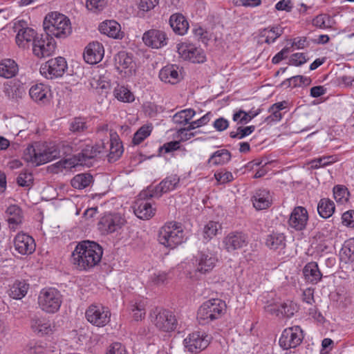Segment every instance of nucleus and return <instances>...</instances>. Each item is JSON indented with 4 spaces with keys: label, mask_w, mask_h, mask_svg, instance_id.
Listing matches in <instances>:
<instances>
[{
    "label": "nucleus",
    "mask_w": 354,
    "mask_h": 354,
    "mask_svg": "<svg viewBox=\"0 0 354 354\" xmlns=\"http://www.w3.org/2000/svg\"><path fill=\"white\" fill-rule=\"evenodd\" d=\"M286 236L283 233L272 232L268 234L266 239V245L270 250H281L286 248Z\"/></svg>",
    "instance_id": "obj_31"
},
{
    "label": "nucleus",
    "mask_w": 354,
    "mask_h": 354,
    "mask_svg": "<svg viewBox=\"0 0 354 354\" xmlns=\"http://www.w3.org/2000/svg\"><path fill=\"white\" fill-rule=\"evenodd\" d=\"M107 3L108 0H87L86 6L93 12H99L104 9Z\"/></svg>",
    "instance_id": "obj_54"
},
{
    "label": "nucleus",
    "mask_w": 354,
    "mask_h": 354,
    "mask_svg": "<svg viewBox=\"0 0 354 354\" xmlns=\"http://www.w3.org/2000/svg\"><path fill=\"white\" fill-rule=\"evenodd\" d=\"M233 120L238 124H245L251 121V117H248V113L243 110H239L233 114Z\"/></svg>",
    "instance_id": "obj_57"
},
{
    "label": "nucleus",
    "mask_w": 354,
    "mask_h": 354,
    "mask_svg": "<svg viewBox=\"0 0 354 354\" xmlns=\"http://www.w3.org/2000/svg\"><path fill=\"white\" fill-rule=\"evenodd\" d=\"M115 66L121 72L125 69H129V71L134 67L133 56L131 53L125 51H120L115 56Z\"/></svg>",
    "instance_id": "obj_32"
},
{
    "label": "nucleus",
    "mask_w": 354,
    "mask_h": 354,
    "mask_svg": "<svg viewBox=\"0 0 354 354\" xmlns=\"http://www.w3.org/2000/svg\"><path fill=\"white\" fill-rule=\"evenodd\" d=\"M30 324L33 332L39 336L48 335L52 331L50 322L44 318L34 317Z\"/></svg>",
    "instance_id": "obj_34"
},
{
    "label": "nucleus",
    "mask_w": 354,
    "mask_h": 354,
    "mask_svg": "<svg viewBox=\"0 0 354 354\" xmlns=\"http://www.w3.org/2000/svg\"><path fill=\"white\" fill-rule=\"evenodd\" d=\"M283 33V28L281 26H275L270 28H265L261 32V35L266 37L265 42L270 44L274 43Z\"/></svg>",
    "instance_id": "obj_44"
},
{
    "label": "nucleus",
    "mask_w": 354,
    "mask_h": 354,
    "mask_svg": "<svg viewBox=\"0 0 354 354\" xmlns=\"http://www.w3.org/2000/svg\"><path fill=\"white\" fill-rule=\"evenodd\" d=\"M86 119L81 117H76L69 124V130L74 133H80L87 130Z\"/></svg>",
    "instance_id": "obj_50"
},
{
    "label": "nucleus",
    "mask_w": 354,
    "mask_h": 354,
    "mask_svg": "<svg viewBox=\"0 0 354 354\" xmlns=\"http://www.w3.org/2000/svg\"><path fill=\"white\" fill-rule=\"evenodd\" d=\"M304 338L302 329L299 326H294L284 329L279 338V346L283 350L297 348Z\"/></svg>",
    "instance_id": "obj_11"
},
{
    "label": "nucleus",
    "mask_w": 354,
    "mask_h": 354,
    "mask_svg": "<svg viewBox=\"0 0 354 354\" xmlns=\"http://www.w3.org/2000/svg\"><path fill=\"white\" fill-rule=\"evenodd\" d=\"M68 68L66 61L63 57H57L50 59L40 67V73L47 79L62 77Z\"/></svg>",
    "instance_id": "obj_12"
},
{
    "label": "nucleus",
    "mask_w": 354,
    "mask_h": 354,
    "mask_svg": "<svg viewBox=\"0 0 354 354\" xmlns=\"http://www.w3.org/2000/svg\"><path fill=\"white\" fill-rule=\"evenodd\" d=\"M180 148V142L171 141L166 142L159 148L160 152L164 151L165 153H170L178 150Z\"/></svg>",
    "instance_id": "obj_63"
},
{
    "label": "nucleus",
    "mask_w": 354,
    "mask_h": 354,
    "mask_svg": "<svg viewBox=\"0 0 354 354\" xmlns=\"http://www.w3.org/2000/svg\"><path fill=\"white\" fill-rule=\"evenodd\" d=\"M342 223L344 225L354 228V210H348L342 216Z\"/></svg>",
    "instance_id": "obj_60"
},
{
    "label": "nucleus",
    "mask_w": 354,
    "mask_h": 354,
    "mask_svg": "<svg viewBox=\"0 0 354 354\" xmlns=\"http://www.w3.org/2000/svg\"><path fill=\"white\" fill-rule=\"evenodd\" d=\"M308 214L306 209L301 206L295 207L290 215L288 225L297 231H301L306 227Z\"/></svg>",
    "instance_id": "obj_22"
},
{
    "label": "nucleus",
    "mask_w": 354,
    "mask_h": 354,
    "mask_svg": "<svg viewBox=\"0 0 354 354\" xmlns=\"http://www.w3.org/2000/svg\"><path fill=\"white\" fill-rule=\"evenodd\" d=\"M255 129L256 127L254 125L247 127L240 126L236 131L230 132V137L241 140L252 133L255 131Z\"/></svg>",
    "instance_id": "obj_51"
},
{
    "label": "nucleus",
    "mask_w": 354,
    "mask_h": 354,
    "mask_svg": "<svg viewBox=\"0 0 354 354\" xmlns=\"http://www.w3.org/2000/svg\"><path fill=\"white\" fill-rule=\"evenodd\" d=\"M303 274L306 281L312 284H317L322 277L318 264L314 261L309 262L304 266Z\"/></svg>",
    "instance_id": "obj_30"
},
{
    "label": "nucleus",
    "mask_w": 354,
    "mask_h": 354,
    "mask_svg": "<svg viewBox=\"0 0 354 354\" xmlns=\"http://www.w3.org/2000/svg\"><path fill=\"white\" fill-rule=\"evenodd\" d=\"M114 97L122 102H132L135 100L133 93L126 86L118 85L113 91Z\"/></svg>",
    "instance_id": "obj_43"
},
{
    "label": "nucleus",
    "mask_w": 354,
    "mask_h": 354,
    "mask_svg": "<svg viewBox=\"0 0 354 354\" xmlns=\"http://www.w3.org/2000/svg\"><path fill=\"white\" fill-rule=\"evenodd\" d=\"M76 150L74 149L73 144L68 142L50 146H44L37 142L28 146L24 150V159L27 162L39 166L61 156H67Z\"/></svg>",
    "instance_id": "obj_1"
},
{
    "label": "nucleus",
    "mask_w": 354,
    "mask_h": 354,
    "mask_svg": "<svg viewBox=\"0 0 354 354\" xmlns=\"http://www.w3.org/2000/svg\"><path fill=\"white\" fill-rule=\"evenodd\" d=\"M99 30L102 34L113 39H122L123 37L120 25L114 20L102 22L99 26Z\"/></svg>",
    "instance_id": "obj_28"
},
{
    "label": "nucleus",
    "mask_w": 354,
    "mask_h": 354,
    "mask_svg": "<svg viewBox=\"0 0 354 354\" xmlns=\"http://www.w3.org/2000/svg\"><path fill=\"white\" fill-rule=\"evenodd\" d=\"M178 52L185 59L193 63H203L206 61V56L203 50L192 44L182 43L178 45Z\"/></svg>",
    "instance_id": "obj_17"
},
{
    "label": "nucleus",
    "mask_w": 354,
    "mask_h": 354,
    "mask_svg": "<svg viewBox=\"0 0 354 354\" xmlns=\"http://www.w3.org/2000/svg\"><path fill=\"white\" fill-rule=\"evenodd\" d=\"M225 301L220 299H212L203 303L197 312V318L203 324L218 319L226 311Z\"/></svg>",
    "instance_id": "obj_5"
},
{
    "label": "nucleus",
    "mask_w": 354,
    "mask_h": 354,
    "mask_svg": "<svg viewBox=\"0 0 354 354\" xmlns=\"http://www.w3.org/2000/svg\"><path fill=\"white\" fill-rule=\"evenodd\" d=\"M103 249L91 241L79 242L71 254V263L80 271H90L100 262Z\"/></svg>",
    "instance_id": "obj_2"
},
{
    "label": "nucleus",
    "mask_w": 354,
    "mask_h": 354,
    "mask_svg": "<svg viewBox=\"0 0 354 354\" xmlns=\"http://www.w3.org/2000/svg\"><path fill=\"white\" fill-rule=\"evenodd\" d=\"M195 114L196 112L194 109H184L176 113L173 116V121L174 123L180 124H188L189 120L192 119Z\"/></svg>",
    "instance_id": "obj_47"
},
{
    "label": "nucleus",
    "mask_w": 354,
    "mask_h": 354,
    "mask_svg": "<svg viewBox=\"0 0 354 354\" xmlns=\"http://www.w3.org/2000/svg\"><path fill=\"white\" fill-rule=\"evenodd\" d=\"M43 26L45 32L53 38H66L72 31L68 17L58 12L47 14L43 21Z\"/></svg>",
    "instance_id": "obj_3"
},
{
    "label": "nucleus",
    "mask_w": 354,
    "mask_h": 354,
    "mask_svg": "<svg viewBox=\"0 0 354 354\" xmlns=\"http://www.w3.org/2000/svg\"><path fill=\"white\" fill-rule=\"evenodd\" d=\"M307 62L306 56L304 53H297L292 54L289 59V65L295 66H301Z\"/></svg>",
    "instance_id": "obj_59"
},
{
    "label": "nucleus",
    "mask_w": 354,
    "mask_h": 354,
    "mask_svg": "<svg viewBox=\"0 0 354 354\" xmlns=\"http://www.w3.org/2000/svg\"><path fill=\"white\" fill-rule=\"evenodd\" d=\"M29 288V284L24 280H17L10 289L9 295L15 299H20L25 297Z\"/></svg>",
    "instance_id": "obj_37"
},
{
    "label": "nucleus",
    "mask_w": 354,
    "mask_h": 354,
    "mask_svg": "<svg viewBox=\"0 0 354 354\" xmlns=\"http://www.w3.org/2000/svg\"><path fill=\"white\" fill-rule=\"evenodd\" d=\"M298 309L297 304L291 300H286L278 306V311H280L281 317H291Z\"/></svg>",
    "instance_id": "obj_46"
},
{
    "label": "nucleus",
    "mask_w": 354,
    "mask_h": 354,
    "mask_svg": "<svg viewBox=\"0 0 354 354\" xmlns=\"http://www.w3.org/2000/svg\"><path fill=\"white\" fill-rule=\"evenodd\" d=\"M104 55V49L102 44L98 41H93L86 47L84 52V59L90 64H95L100 62Z\"/></svg>",
    "instance_id": "obj_23"
},
{
    "label": "nucleus",
    "mask_w": 354,
    "mask_h": 354,
    "mask_svg": "<svg viewBox=\"0 0 354 354\" xmlns=\"http://www.w3.org/2000/svg\"><path fill=\"white\" fill-rule=\"evenodd\" d=\"M185 241V233L180 223L167 222L158 230V241L166 248L173 250Z\"/></svg>",
    "instance_id": "obj_4"
},
{
    "label": "nucleus",
    "mask_w": 354,
    "mask_h": 354,
    "mask_svg": "<svg viewBox=\"0 0 354 354\" xmlns=\"http://www.w3.org/2000/svg\"><path fill=\"white\" fill-rule=\"evenodd\" d=\"M14 246L15 250L22 255L32 254L36 248L34 239L25 233H18L16 235Z\"/></svg>",
    "instance_id": "obj_20"
},
{
    "label": "nucleus",
    "mask_w": 354,
    "mask_h": 354,
    "mask_svg": "<svg viewBox=\"0 0 354 354\" xmlns=\"http://www.w3.org/2000/svg\"><path fill=\"white\" fill-rule=\"evenodd\" d=\"M335 207L334 203L328 198H322L317 205V211L319 216L324 218L330 217Z\"/></svg>",
    "instance_id": "obj_39"
},
{
    "label": "nucleus",
    "mask_w": 354,
    "mask_h": 354,
    "mask_svg": "<svg viewBox=\"0 0 354 354\" xmlns=\"http://www.w3.org/2000/svg\"><path fill=\"white\" fill-rule=\"evenodd\" d=\"M111 313L108 307L102 304H91L85 312L86 320L97 327H103L111 320Z\"/></svg>",
    "instance_id": "obj_9"
},
{
    "label": "nucleus",
    "mask_w": 354,
    "mask_h": 354,
    "mask_svg": "<svg viewBox=\"0 0 354 354\" xmlns=\"http://www.w3.org/2000/svg\"><path fill=\"white\" fill-rule=\"evenodd\" d=\"M3 92L6 96L12 100L22 98L23 95L26 93L24 87L17 83L6 84Z\"/></svg>",
    "instance_id": "obj_41"
},
{
    "label": "nucleus",
    "mask_w": 354,
    "mask_h": 354,
    "mask_svg": "<svg viewBox=\"0 0 354 354\" xmlns=\"http://www.w3.org/2000/svg\"><path fill=\"white\" fill-rule=\"evenodd\" d=\"M125 218L120 213L105 212L99 218L97 226L102 234H112L122 228Z\"/></svg>",
    "instance_id": "obj_8"
},
{
    "label": "nucleus",
    "mask_w": 354,
    "mask_h": 354,
    "mask_svg": "<svg viewBox=\"0 0 354 354\" xmlns=\"http://www.w3.org/2000/svg\"><path fill=\"white\" fill-rule=\"evenodd\" d=\"M331 157L323 156L321 158H315L310 161V165L313 169H318L328 165L332 162L330 160Z\"/></svg>",
    "instance_id": "obj_58"
},
{
    "label": "nucleus",
    "mask_w": 354,
    "mask_h": 354,
    "mask_svg": "<svg viewBox=\"0 0 354 354\" xmlns=\"http://www.w3.org/2000/svg\"><path fill=\"white\" fill-rule=\"evenodd\" d=\"M179 185L180 178L176 174H174L164 178L158 185L149 186L147 188L151 193V197L159 198L163 194L177 189Z\"/></svg>",
    "instance_id": "obj_16"
},
{
    "label": "nucleus",
    "mask_w": 354,
    "mask_h": 354,
    "mask_svg": "<svg viewBox=\"0 0 354 354\" xmlns=\"http://www.w3.org/2000/svg\"><path fill=\"white\" fill-rule=\"evenodd\" d=\"M55 48L56 44L54 39L46 32L33 40L32 52L37 57L42 58L51 55Z\"/></svg>",
    "instance_id": "obj_13"
},
{
    "label": "nucleus",
    "mask_w": 354,
    "mask_h": 354,
    "mask_svg": "<svg viewBox=\"0 0 354 354\" xmlns=\"http://www.w3.org/2000/svg\"><path fill=\"white\" fill-rule=\"evenodd\" d=\"M106 354H126V350L121 343L114 342L109 346Z\"/></svg>",
    "instance_id": "obj_64"
},
{
    "label": "nucleus",
    "mask_w": 354,
    "mask_h": 354,
    "mask_svg": "<svg viewBox=\"0 0 354 354\" xmlns=\"http://www.w3.org/2000/svg\"><path fill=\"white\" fill-rule=\"evenodd\" d=\"M218 261L215 254L207 251H200L195 256V264L196 271L205 274L210 272Z\"/></svg>",
    "instance_id": "obj_18"
},
{
    "label": "nucleus",
    "mask_w": 354,
    "mask_h": 354,
    "mask_svg": "<svg viewBox=\"0 0 354 354\" xmlns=\"http://www.w3.org/2000/svg\"><path fill=\"white\" fill-rule=\"evenodd\" d=\"M232 158L230 151L227 149H220L214 152L207 160V165L209 166H218L227 164Z\"/></svg>",
    "instance_id": "obj_35"
},
{
    "label": "nucleus",
    "mask_w": 354,
    "mask_h": 354,
    "mask_svg": "<svg viewBox=\"0 0 354 354\" xmlns=\"http://www.w3.org/2000/svg\"><path fill=\"white\" fill-rule=\"evenodd\" d=\"M49 88L43 84H39L31 86L29 91L30 97L37 103L45 104L49 100L50 96Z\"/></svg>",
    "instance_id": "obj_27"
},
{
    "label": "nucleus",
    "mask_w": 354,
    "mask_h": 354,
    "mask_svg": "<svg viewBox=\"0 0 354 354\" xmlns=\"http://www.w3.org/2000/svg\"><path fill=\"white\" fill-rule=\"evenodd\" d=\"M78 165H83V164L81 162L78 156L77 155H74L71 158H66L56 162L53 165V167H55V172L58 173L62 171L63 169H71Z\"/></svg>",
    "instance_id": "obj_42"
},
{
    "label": "nucleus",
    "mask_w": 354,
    "mask_h": 354,
    "mask_svg": "<svg viewBox=\"0 0 354 354\" xmlns=\"http://www.w3.org/2000/svg\"><path fill=\"white\" fill-rule=\"evenodd\" d=\"M198 133V131H188L187 129L180 128L177 131V136H178V138H179L180 141L185 142V141L194 138Z\"/></svg>",
    "instance_id": "obj_61"
},
{
    "label": "nucleus",
    "mask_w": 354,
    "mask_h": 354,
    "mask_svg": "<svg viewBox=\"0 0 354 354\" xmlns=\"http://www.w3.org/2000/svg\"><path fill=\"white\" fill-rule=\"evenodd\" d=\"M214 178L219 184H225L232 181L234 179L232 174L225 169L216 171Z\"/></svg>",
    "instance_id": "obj_55"
},
{
    "label": "nucleus",
    "mask_w": 354,
    "mask_h": 354,
    "mask_svg": "<svg viewBox=\"0 0 354 354\" xmlns=\"http://www.w3.org/2000/svg\"><path fill=\"white\" fill-rule=\"evenodd\" d=\"M252 201L254 207L257 210L268 208L272 203V196L269 190L259 189L254 194Z\"/></svg>",
    "instance_id": "obj_24"
},
{
    "label": "nucleus",
    "mask_w": 354,
    "mask_h": 354,
    "mask_svg": "<svg viewBox=\"0 0 354 354\" xmlns=\"http://www.w3.org/2000/svg\"><path fill=\"white\" fill-rule=\"evenodd\" d=\"M150 318L156 327L164 332L173 331L177 326L178 322L175 315L166 309L156 308L151 313Z\"/></svg>",
    "instance_id": "obj_7"
},
{
    "label": "nucleus",
    "mask_w": 354,
    "mask_h": 354,
    "mask_svg": "<svg viewBox=\"0 0 354 354\" xmlns=\"http://www.w3.org/2000/svg\"><path fill=\"white\" fill-rule=\"evenodd\" d=\"M342 258L350 261H354V239L346 240L340 251Z\"/></svg>",
    "instance_id": "obj_48"
},
{
    "label": "nucleus",
    "mask_w": 354,
    "mask_h": 354,
    "mask_svg": "<svg viewBox=\"0 0 354 354\" xmlns=\"http://www.w3.org/2000/svg\"><path fill=\"white\" fill-rule=\"evenodd\" d=\"M209 344V337L205 332L196 331L189 334L184 340L185 349L191 353H198Z\"/></svg>",
    "instance_id": "obj_14"
},
{
    "label": "nucleus",
    "mask_w": 354,
    "mask_h": 354,
    "mask_svg": "<svg viewBox=\"0 0 354 354\" xmlns=\"http://www.w3.org/2000/svg\"><path fill=\"white\" fill-rule=\"evenodd\" d=\"M80 148L81 149V152L77 154V156L83 165L89 166L90 160L104 151L105 145L103 142L97 143L95 145L82 144Z\"/></svg>",
    "instance_id": "obj_21"
},
{
    "label": "nucleus",
    "mask_w": 354,
    "mask_h": 354,
    "mask_svg": "<svg viewBox=\"0 0 354 354\" xmlns=\"http://www.w3.org/2000/svg\"><path fill=\"white\" fill-rule=\"evenodd\" d=\"M169 25L176 34L183 35L189 28V23L181 13H174L170 16Z\"/></svg>",
    "instance_id": "obj_29"
},
{
    "label": "nucleus",
    "mask_w": 354,
    "mask_h": 354,
    "mask_svg": "<svg viewBox=\"0 0 354 354\" xmlns=\"http://www.w3.org/2000/svg\"><path fill=\"white\" fill-rule=\"evenodd\" d=\"M7 221L10 225H17L21 223L23 214L21 209L17 205H10L6 211Z\"/></svg>",
    "instance_id": "obj_38"
},
{
    "label": "nucleus",
    "mask_w": 354,
    "mask_h": 354,
    "mask_svg": "<svg viewBox=\"0 0 354 354\" xmlns=\"http://www.w3.org/2000/svg\"><path fill=\"white\" fill-rule=\"evenodd\" d=\"M300 75H295L289 78L286 79L281 84V86H285L286 88H295L301 86Z\"/></svg>",
    "instance_id": "obj_62"
},
{
    "label": "nucleus",
    "mask_w": 354,
    "mask_h": 354,
    "mask_svg": "<svg viewBox=\"0 0 354 354\" xmlns=\"http://www.w3.org/2000/svg\"><path fill=\"white\" fill-rule=\"evenodd\" d=\"M93 182V176L90 174L83 173L75 175L71 180V186L77 189H83L88 187Z\"/></svg>",
    "instance_id": "obj_40"
},
{
    "label": "nucleus",
    "mask_w": 354,
    "mask_h": 354,
    "mask_svg": "<svg viewBox=\"0 0 354 354\" xmlns=\"http://www.w3.org/2000/svg\"><path fill=\"white\" fill-rule=\"evenodd\" d=\"M219 230H221V225L216 221H209L203 227V238L204 241L207 242L217 234Z\"/></svg>",
    "instance_id": "obj_45"
},
{
    "label": "nucleus",
    "mask_w": 354,
    "mask_h": 354,
    "mask_svg": "<svg viewBox=\"0 0 354 354\" xmlns=\"http://www.w3.org/2000/svg\"><path fill=\"white\" fill-rule=\"evenodd\" d=\"M151 192L147 188L142 191L138 195V198L135 201L133 205V212L136 216L142 220H148L153 217L156 212V209L152 207L149 199L151 196Z\"/></svg>",
    "instance_id": "obj_10"
},
{
    "label": "nucleus",
    "mask_w": 354,
    "mask_h": 354,
    "mask_svg": "<svg viewBox=\"0 0 354 354\" xmlns=\"http://www.w3.org/2000/svg\"><path fill=\"white\" fill-rule=\"evenodd\" d=\"M62 303V295L55 288L42 289L38 297L39 308L47 313H55L59 310Z\"/></svg>",
    "instance_id": "obj_6"
},
{
    "label": "nucleus",
    "mask_w": 354,
    "mask_h": 354,
    "mask_svg": "<svg viewBox=\"0 0 354 354\" xmlns=\"http://www.w3.org/2000/svg\"><path fill=\"white\" fill-rule=\"evenodd\" d=\"M159 77L165 83L175 84L181 80V73L177 65H167L160 71Z\"/></svg>",
    "instance_id": "obj_26"
},
{
    "label": "nucleus",
    "mask_w": 354,
    "mask_h": 354,
    "mask_svg": "<svg viewBox=\"0 0 354 354\" xmlns=\"http://www.w3.org/2000/svg\"><path fill=\"white\" fill-rule=\"evenodd\" d=\"M35 30L32 28H22L19 29L16 36V43L19 47L26 48V45L37 38Z\"/></svg>",
    "instance_id": "obj_33"
},
{
    "label": "nucleus",
    "mask_w": 354,
    "mask_h": 354,
    "mask_svg": "<svg viewBox=\"0 0 354 354\" xmlns=\"http://www.w3.org/2000/svg\"><path fill=\"white\" fill-rule=\"evenodd\" d=\"M142 41L147 46L158 49L167 44L168 37L162 30L151 29L143 34Z\"/></svg>",
    "instance_id": "obj_19"
},
{
    "label": "nucleus",
    "mask_w": 354,
    "mask_h": 354,
    "mask_svg": "<svg viewBox=\"0 0 354 354\" xmlns=\"http://www.w3.org/2000/svg\"><path fill=\"white\" fill-rule=\"evenodd\" d=\"M249 238L247 234L234 231L228 233L223 239L222 243L224 249L228 252H232L236 250L247 246Z\"/></svg>",
    "instance_id": "obj_15"
},
{
    "label": "nucleus",
    "mask_w": 354,
    "mask_h": 354,
    "mask_svg": "<svg viewBox=\"0 0 354 354\" xmlns=\"http://www.w3.org/2000/svg\"><path fill=\"white\" fill-rule=\"evenodd\" d=\"M333 196L337 202L344 203L348 201L349 192L344 186L336 185L333 188Z\"/></svg>",
    "instance_id": "obj_52"
},
{
    "label": "nucleus",
    "mask_w": 354,
    "mask_h": 354,
    "mask_svg": "<svg viewBox=\"0 0 354 354\" xmlns=\"http://www.w3.org/2000/svg\"><path fill=\"white\" fill-rule=\"evenodd\" d=\"M131 310L133 313V317L136 321L142 320L145 316V306L142 302L132 304L131 305Z\"/></svg>",
    "instance_id": "obj_53"
},
{
    "label": "nucleus",
    "mask_w": 354,
    "mask_h": 354,
    "mask_svg": "<svg viewBox=\"0 0 354 354\" xmlns=\"http://www.w3.org/2000/svg\"><path fill=\"white\" fill-rule=\"evenodd\" d=\"M33 182L32 174L30 172H21L17 178V183L21 187H30Z\"/></svg>",
    "instance_id": "obj_56"
},
{
    "label": "nucleus",
    "mask_w": 354,
    "mask_h": 354,
    "mask_svg": "<svg viewBox=\"0 0 354 354\" xmlns=\"http://www.w3.org/2000/svg\"><path fill=\"white\" fill-rule=\"evenodd\" d=\"M123 152L122 143L118 133L111 131L110 132V149L109 153L107 156L108 161L109 162L117 161L121 157Z\"/></svg>",
    "instance_id": "obj_25"
},
{
    "label": "nucleus",
    "mask_w": 354,
    "mask_h": 354,
    "mask_svg": "<svg viewBox=\"0 0 354 354\" xmlns=\"http://www.w3.org/2000/svg\"><path fill=\"white\" fill-rule=\"evenodd\" d=\"M151 126L143 125L134 133L132 143L134 145H140L145 139L149 137L151 133Z\"/></svg>",
    "instance_id": "obj_49"
},
{
    "label": "nucleus",
    "mask_w": 354,
    "mask_h": 354,
    "mask_svg": "<svg viewBox=\"0 0 354 354\" xmlns=\"http://www.w3.org/2000/svg\"><path fill=\"white\" fill-rule=\"evenodd\" d=\"M19 68L15 60L4 59L0 62V76L4 78H11L17 75Z\"/></svg>",
    "instance_id": "obj_36"
}]
</instances>
